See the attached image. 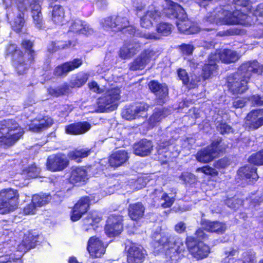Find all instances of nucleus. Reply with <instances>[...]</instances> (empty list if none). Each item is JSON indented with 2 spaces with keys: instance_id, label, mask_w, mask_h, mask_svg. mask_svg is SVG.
Returning <instances> with one entry per match:
<instances>
[{
  "instance_id": "16",
  "label": "nucleus",
  "mask_w": 263,
  "mask_h": 263,
  "mask_svg": "<svg viewBox=\"0 0 263 263\" xmlns=\"http://www.w3.org/2000/svg\"><path fill=\"white\" fill-rule=\"evenodd\" d=\"M68 24V31L75 34L88 35L94 32L93 29L87 23L78 18L71 19Z\"/></svg>"
},
{
  "instance_id": "41",
  "label": "nucleus",
  "mask_w": 263,
  "mask_h": 263,
  "mask_svg": "<svg viewBox=\"0 0 263 263\" xmlns=\"http://www.w3.org/2000/svg\"><path fill=\"white\" fill-rule=\"evenodd\" d=\"M135 112H136V117H144L146 116V111L148 110L149 105L144 102H140L139 103L134 105Z\"/></svg>"
},
{
  "instance_id": "50",
  "label": "nucleus",
  "mask_w": 263,
  "mask_h": 263,
  "mask_svg": "<svg viewBox=\"0 0 263 263\" xmlns=\"http://www.w3.org/2000/svg\"><path fill=\"white\" fill-rule=\"evenodd\" d=\"M197 172H201L206 175H216L217 174V171L214 169L209 166H205L202 167H199L196 170Z\"/></svg>"
},
{
  "instance_id": "26",
  "label": "nucleus",
  "mask_w": 263,
  "mask_h": 263,
  "mask_svg": "<svg viewBox=\"0 0 263 263\" xmlns=\"http://www.w3.org/2000/svg\"><path fill=\"white\" fill-rule=\"evenodd\" d=\"M141 47V44L136 42L126 44L121 49L120 56L123 59H130L140 50Z\"/></svg>"
},
{
  "instance_id": "39",
  "label": "nucleus",
  "mask_w": 263,
  "mask_h": 263,
  "mask_svg": "<svg viewBox=\"0 0 263 263\" xmlns=\"http://www.w3.org/2000/svg\"><path fill=\"white\" fill-rule=\"evenodd\" d=\"M164 117L163 110H155L148 119L150 127L152 128L156 126Z\"/></svg>"
},
{
  "instance_id": "10",
  "label": "nucleus",
  "mask_w": 263,
  "mask_h": 263,
  "mask_svg": "<svg viewBox=\"0 0 263 263\" xmlns=\"http://www.w3.org/2000/svg\"><path fill=\"white\" fill-rule=\"evenodd\" d=\"M186 246L189 252L197 259H201L206 257L210 253L209 247L203 242L197 241L191 237L186 239Z\"/></svg>"
},
{
  "instance_id": "32",
  "label": "nucleus",
  "mask_w": 263,
  "mask_h": 263,
  "mask_svg": "<svg viewBox=\"0 0 263 263\" xmlns=\"http://www.w3.org/2000/svg\"><path fill=\"white\" fill-rule=\"evenodd\" d=\"M87 179V172L83 167H76L72 170L70 177L72 183L85 182Z\"/></svg>"
},
{
  "instance_id": "20",
  "label": "nucleus",
  "mask_w": 263,
  "mask_h": 263,
  "mask_svg": "<svg viewBox=\"0 0 263 263\" xmlns=\"http://www.w3.org/2000/svg\"><path fill=\"white\" fill-rule=\"evenodd\" d=\"M172 240L170 245V249L167 254L170 255L172 262L175 263L180 258L179 254L185 250V246L182 240L178 237H173Z\"/></svg>"
},
{
  "instance_id": "64",
  "label": "nucleus",
  "mask_w": 263,
  "mask_h": 263,
  "mask_svg": "<svg viewBox=\"0 0 263 263\" xmlns=\"http://www.w3.org/2000/svg\"><path fill=\"white\" fill-rule=\"evenodd\" d=\"M89 88L92 90L93 91L99 93L100 88L98 85V84L96 82H91V83L88 84Z\"/></svg>"
},
{
  "instance_id": "11",
  "label": "nucleus",
  "mask_w": 263,
  "mask_h": 263,
  "mask_svg": "<svg viewBox=\"0 0 263 263\" xmlns=\"http://www.w3.org/2000/svg\"><path fill=\"white\" fill-rule=\"evenodd\" d=\"M102 28L106 31L116 32L124 28L129 27V22L125 17H107L100 21Z\"/></svg>"
},
{
  "instance_id": "49",
  "label": "nucleus",
  "mask_w": 263,
  "mask_h": 263,
  "mask_svg": "<svg viewBox=\"0 0 263 263\" xmlns=\"http://www.w3.org/2000/svg\"><path fill=\"white\" fill-rule=\"evenodd\" d=\"M67 86H64L58 88L48 89L49 93L53 96L58 97L65 94L67 92Z\"/></svg>"
},
{
  "instance_id": "55",
  "label": "nucleus",
  "mask_w": 263,
  "mask_h": 263,
  "mask_svg": "<svg viewBox=\"0 0 263 263\" xmlns=\"http://www.w3.org/2000/svg\"><path fill=\"white\" fill-rule=\"evenodd\" d=\"M61 48H65V46L62 45V43L60 42L58 43L51 42L48 47V50L50 52L56 51L58 49Z\"/></svg>"
},
{
  "instance_id": "22",
  "label": "nucleus",
  "mask_w": 263,
  "mask_h": 263,
  "mask_svg": "<svg viewBox=\"0 0 263 263\" xmlns=\"http://www.w3.org/2000/svg\"><path fill=\"white\" fill-rule=\"evenodd\" d=\"M89 206V199L88 197H85L81 198L73 208L71 216L72 221H76L80 219L82 216L87 211Z\"/></svg>"
},
{
  "instance_id": "8",
  "label": "nucleus",
  "mask_w": 263,
  "mask_h": 263,
  "mask_svg": "<svg viewBox=\"0 0 263 263\" xmlns=\"http://www.w3.org/2000/svg\"><path fill=\"white\" fill-rule=\"evenodd\" d=\"M17 7H14L11 11V17L8 18H12L11 25L13 30L20 32L24 26L25 21L24 18V11H26L28 7V0H16Z\"/></svg>"
},
{
  "instance_id": "23",
  "label": "nucleus",
  "mask_w": 263,
  "mask_h": 263,
  "mask_svg": "<svg viewBox=\"0 0 263 263\" xmlns=\"http://www.w3.org/2000/svg\"><path fill=\"white\" fill-rule=\"evenodd\" d=\"M82 64V61L80 59H76L73 61L66 62L58 66L54 70V74L57 76H65L74 69L78 68Z\"/></svg>"
},
{
  "instance_id": "21",
  "label": "nucleus",
  "mask_w": 263,
  "mask_h": 263,
  "mask_svg": "<svg viewBox=\"0 0 263 263\" xmlns=\"http://www.w3.org/2000/svg\"><path fill=\"white\" fill-rule=\"evenodd\" d=\"M128 263H142L145 258V251L141 246L133 244L128 249Z\"/></svg>"
},
{
  "instance_id": "12",
  "label": "nucleus",
  "mask_w": 263,
  "mask_h": 263,
  "mask_svg": "<svg viewBox=\"0 0 263 263\" xmlns=\"http://www.w3.org/2000/svg\"><path fill=\"white\" fill-rule=\"evenodd\" d=\"M156 52L153 49H147L142 51L140 54L131 63L130 69L132 70L143 69L151 60L157 57Z\"/></svg>"
},
{
  "instance_id": "36",
  "label": "nucleus",
  "mask_w": 263,
  "mask_h": 263,
  "mask_svg": "<svg viewBox=\"0 0 263 263\" xmlns=\"http://www.w3.org/2000/svg\"><path fill=\"white\" fill-rule=\"evenodd\" d=\"M182 23L178 24V29L180 32L187 34H194L200 31V27L196 24H193L190 21H187L184 23L185 27H182Z\"/></svg>"
},
{
  "instance_id": "2",
  "label": "nucleus",
  "mask_w": 263,
  "mask_h": 263,
  "mask_svg": "<svg viewBox=\"0 0 263 263\" xmlns=\"http://www.w3.org/2000/svg\"><path fill=\"white\" fill-rule=\"evenodd\" d=\"M207 24L214 25H251L252 22L249 16L239 10L233 11L220 9L207 16L205 19Z\"/></svg>"
},
{
  "instance_id": "43",
  "label": "nucleus",
  "mask_w": 263,
  "mask_h": 263,
  "mask_svg": "<svg viewBox=\"0 0 263 263\" xmlns=\"http://www.w3.org/2000/svg\"><path fill=\"white\" fill-rule=\"evenodd\" d=\"M135 111L134 105H130L123 110L122 116L123 118L128 120L136 119L137 117Z\"/></svg>"
},
{
  "instance_id": "28",
  "label": "nucleus",
  "mask_w": 263,
  "mask_h": 263,
  "mask_svg": "<svg viewBox=\"0 0 263 263\" xmlns=\"http://www.w3.org/2000/svg\"><path fill=\"white\" fill-rule=\"evenodd\" d=\"M152 142L146 139H143L134 144V153L138 156H146L149 155L153 149Z\"/></svg>"
},
{
  "instance_id": "24",
  "label": "nucleus",
  "mask_w": 263,
  "mask_h": 263,
  "mask_svg": "<svg viewBox=\"0 0 263 263\" xmlns=\"http://www.w3.org/2000/svg\"><path fill=\"white\" fill-rule=\"evenodd\" d=\"M29 6L31 9L33 23L35 27L41 29L43 26V17L41 13V8L37 0H28Z\"/></svg>"
},
{
  "instance_id": "51",
  "label": "nucleus",
  "mask_w": 263,
  "mask_h": 263,
  "mask_svg": "<svg viewBox=\"0 0 263 263\" xmlns=\"http://www.w3.org/2000/svg\"><path fill=\"white\" fill-rule=\"evenodd\" d=\"M248 100L250 101L254 105L258 106L263 105V96L255 95L251 96Z\"/></svg>"
},
{
  "instance_id": "42",
  "label": "nucleus",
  "mask_w": 263,
  "mask_h": 263,
  "mask_svg": "<svg viewBox=\"0 0 263 263\" xmlns=\"http://www.w3.org/2000/svg\"><path fill=\"white\" fill-rule=\"evenodd\" d=\"M175 201V198L172 196H169L166 193H162L159 199V204L164 208L171 207Z\"/></svg>"
},
{
  "instance_id": "14",
  "label": "nucleus",
  "mask_w": 263,
  "mask_h": 263,
  "mask_svg": "<svg viewBox=\"0 0 263 263\" xmlns=\"http://www.w3.org/2000/svg\"><path fill=\"white\" fill-rule=\"evenodd\" d=\"M68 159L65 155L59 154L48 157L46 166L48 170L52 172L61 171L68 166Z\"/></svg>"
},
{
  "instance_id": "33",
  "label": "nucleus",
  "mask_w": 263,
  "mask_h": 263,
  "mask_svg": "<svg viewBox=\"0 0 263 263\" xmlns=\"http://www.w3.org/2000/svg\"><path fill=\"white\" fill-rule=\"evenodd\" d=\"M145 208L141 203L130 204L128 207V215L134 220H138L144 215Z\"/></svg>"
},
{
  "instance_id": "57",
  "label": "nucleus",
  "mask_w": 263,
  "mask_h": 263,
  "mask_svg": "<svg viewBox=\"0 0 263 263\" xmlns=\"http://www.w3.org/2000/svg\"><path fill=\"white\" fill-rule=\"evenodd\" d=\"M182 52L186 55L191 54L194 50V47L191 45L183 44L180 46Z\"/></svg>"
},
{
  "instance_id": "4",
  "label": "nucleus",
  "mask_w": 263,
  "mask_h": 263,
  "mask_svg": "<svg viewBox=\"0 0 263 263\" xmlns=\"http://www.w3.org/2000/svg\"><path fill=\"white\" fill-rule=\"evenodd\" d=\"M239 58V55L236 51L230 49H224L212 52L209 57L208 63L205 64L202 69L203 80L209 78L216 70V63L219 60L225 63H230L236 62Z\"/></svg>"
},
{
  "instance_id": "35",
  "label": "nucleus",
  "mask_w": 263,
  "mask_h": 263,
  "mask_svg": "<svg viewBox=\"0 0 263 263\" xmlns=\"http://www.w3.org/2000/svg\"><path fill=\"white\" fill-rule=\"evenodd\" d=\"M65 12L64 8L60 5L53 7L52 11V21L57 25H62L65 21Z\"/></svg>"
},
{
  "instance_id": "53",
  "label": "nucleus",
  "mask_w": 263,
  "mask_h": 263,
  "mask_svg": "<svg viewBox=\"0 0 263 263\" xmlns=\"http://www.w3.org/2000/svg\"><path fill=\"white\" fill-rule=\"evenodd\" d=\"M178 76L184 84H187L189 82V78L187 72L184 69H179L178 70Z\"/></svg>"
},
{
  "instance_id": "47",
  "label": "nucleus",
  "mask_w": 263,
  "mask_h": 263,
  "mask_svg": "<svg viewBox=\"0 0 263 263\" xmlns=\"http://www.w3.org/2000/svg\"><path fill=\"white\" fill-rule=\"evenodd\" d=\"M249 161L256 165H263V149L252 155L249 158Z\"/></svg>"
},
{
  "instance_id": "48",
  "label": "nucleus",
  "mask_w": 263,
  "mask_h": 263,
  "mask_svg": "<svg viewBox=\"0 0 263 263\" xmlns=\"http://www.w3.org/2000/svg\"><path fill=\"white\" fill-rule=\"evenodd\" d=\"M180 178L184 181L185 183L192 184L196 181V178L193 174L184 172L180 176Z\"/></svg>"
},
{
  "instance_id": "30",
  "label": "nucleus",
  "mask_w": 263,
  "mask_h": 263,
  "mask_svg": "<svg viewBox=\"0 0 263 263\" xmlns=\"http://www.w3.org/2000/svg\"><path fill=\"white\" fill-rule=\"evenodd\" d=\"M128 154L125 151H119L114 153L109 157V165L113 167H118L124 164L128 159Z\"/></svg>"
},
{
  "instance_id": "1",
  "label": "nucleus",
  "mask_w": 263,
  "mask_h": 263,
  "mask_svg": "<svg viewBox=\"0 0 263 263\" xmlns=\"http://www.w3.org/2000/svg\"><path fill=\"white\" fill-rule=\"evenodd\" d=\"M263 72V66L257 61L243 63L235 73L228 78V86L233 95L241 94L248 89V83L252 73L261 74Z\"/></svg>"
},
{
  "instance_id": "59",
  "label": "nucleus",
  "mask_w": 263,
  "mask_h": 263,
  "mask_svg": "<svg viewBox=\"0 0 263 263\" xmlns=\"http://www.w3.org/2000/svg\"><path fill=\"white\" fill-rule=\"evenodd\" d=\"M248 99L245 98L237 99L233 102V105L236 108L242 107L245 105L247 101H248Z\"/></svg>"
},
{
  "instance_id": "46",
  "label": "nucleus",
  "mask_w": 263,
  "mask_h": 263,
  "mask_svg": "<svg viewBox=\"0 0 263 263\" xmlns=\"http://www.w3.org/2000/svg\"><path fill=\"white\" fill-rule=\"evenodd\" d=\"M36 240H26L18 245V249L22 252H26L27 250L35 247Z\"/></svg>"
},
{
  "instance_id": "5",
  "label": "nucleus",
  "mask_w": 263,
  "mask_h": 263,
  "mask_svg": "<svg viewBox=\"0 0 263 263\" xmlns=\"http://www.w3.org/2000/svg\"><path fill=\"white\" fill-rule=\"evenodd\" d=\"M24 131L14 120L0 121V143L7 146L14 144L23 135Z\"/></svg>"
},
{
  "instance_id": "40",
  "label": "nucleus",
  "mask_w": 263,
  "mask_h": 263,
  "mask_svg": "<svg viewBox=\"0 0 263 263\" xmlns=\"http://www.w3.org/2000/svg\"><path fill=\"white\" fill-rule=\"evenodd\" d=\"M50 199L51 197L49 195H35L32 197V202L36 207L42 206L47 203Z\"/></svg>"
},
{
  "instance_id": "38",
  "label": "nucleus",
  "mask_w": 263,
  "mask_h": 263,
  "mask_svg": "<svg viewBox=\"0 0 263 263\" xmlns=\"http://www.w3.org/2000/svg\"><path fill=\"white\" fill-rule=\"evenodd\" d=\"M238 252L236 249L229 248L224 252L225 257L222 263H235L238 257Z\"/></svg>"
},
{
  "instance_id": "56",
  "label": "nucleus",
  "mask_w": 263,
  "mask_h": 263,
  "mask_svg": "<svg viewBox=\"0 0 263 263\" xmlns=\"http://www.w3.org/2000/svg\"><path fill=\"white\" fill-rule=\"evenodd\" d=\"M173 237H171V236H168V234L164 235L162 236L161 239L159 240V243L164 246L168 245V246L170 247V243H172L173 240Z\"/></svg>"
},
{
  "instance_id": "6",
  "label": "nucleus",
  "mask_w": 263,
  "mask_h": 263,
  "mask_svg": "<svg viewBox=\"0 0 263 263\" xmlns=\"http://www.w3.org/2000/svg\"><path fill=\"white\" fill-rule=\"evenodd\" d=\"M19 194L12 188L0 191V214H5L15 210L18 203Z\"/></svg>"
},
{
  "instance_id": "54",
  "label": "nucleus",
  "mask_w": 263,
  "mask_h": 263,
  "mask_svg": "<svg viewBox=\"0 0 263 263\" xmlns=\"http://www.w3.org/2000/svg\"><path fill=\"white\" fill-rule=\"evenodd\" d=\"M40 172V169L35 165H32L28 168V176L31 178H34L38 176Z\"/></svg>"
},
{
  "instance_id": "37",
  "label": "nucleus",
  "mask_w": 263,
  "mask_h": 263,
  "mask_svg": "<svg viewBox=\"0 0 263 263\" xmlns=\"http://www.w3.org/2000/svg\"><path fill=\"white\" fill-rule=\"evenodd\" d=\"M91 153V149L87 148L76 149L70 152L68 154L69 157L72 159L79 162L80 158H83L88 156Z\"/></svg>"
},
{
  "instance_id": "9",
  "label": "nucleus",
  "mask_w": 263,
  "mask_h": 263,
  "mask_svg": "<svg viewBox=\"0 0 263 263\" xmlns=\"http://www.w3.org/2000/svg\"><path fill=\"white\" fill-rule=\"evenodd\" d=\"M120 91L118 88L108 90L103 96L99 99V107L109 111L114 110L117 108V102L120 99Z\"/></svg>"
},
{
  "instance_id": "31",
  "label": "nucleus",
  "mask_w": 263,
  "mask_h": 263,
  "mask_svg": "<svg viewBox=\"0 0 263 263\" xmlns=\"http://www.w3.org/2000/svg\"><path fill=\"white\" fill-rule=\"evenodd\" d=\"M201 224L205 230L211 232L222 233L226 229L224 224L218 221H211L202 219Z\"/></svg>"
},
{
  "instance_id": "60",
  "label": "nucleus",
  "mask_w": 263,
  "mask_h": 263,
  "mask_svg": "<svg viewBox=\"0 0 263 263\" xmlns=\"http://www.w3.org/2000/svg\"><path fill=\"white\" fill-rule=\"evenodd\" d=\"M36 206L32 202L24 208V212L25 214H33L35 213Z\"/></svg>"
},
{
  "instance_id": "18",
  "label": "nucleus",
  "mask_w": 263,
  "mask_h": 263,
  "mask_svg": "<svg viewBox=\"0 0 263 263\" xmlns=\"http://www.w3.org/2000/svg\"><path fill=\"white\" fill-rule=\"evenodd\" d=\"M87 249L90 255L93 258L101 257L105 252V247L102 242L98 238L95 237L89 238Z\"/></svg>"
},
{
  "instance_id": "29",
  "label": "nucleus",
  "mask_w": 263,
  "mask_h": 263,
  "mask_svg": "<svg viewBox=\"0 0 263 263\" xmlns=\"http://www.w3.org/2000/svg\"><path fill=\"white\" fill-rule=\"evenodd\" d=\"M53 123L52 119L48 117L42 119H35L29 125V129L33 132H38L50 127Z\"/></svg>"
},
{
  "instance_id": "45",
  "label": "nucleus",
  "mask_w": 263,
  "mask_h": 263,
  "mask_svg": "<svg viewBox=\"0 0 263 263\" xmlns=\"http://www.w3.org/2000/svg\"><path fill=\"white\" fill-rule=\"evenodd\" d=\"M172 25L166 23H161L157 27V31L163 35H167L172 31Z\"/></svg>"
},
{
  "instance_id": "34",
  "label": "nucleus",
  "mask_w": 263,
  "mask_h": 263,
  "mask_svg": "<svg viewBox=\"0 0 263 263\" xmlns=\"http://www.w3.org/2000/svg\"><path fill=\"white\" fill-rule=\"evenodd\" d=\"M238 174L242 179H250V181L256 180L258 177L256 173V168L251 165L241 167L238 171Z\"/></svg>"
},
{
  "instance_id": "44",
  "label": "nucleus",
  "mask_w": 263,
  "mask_h": 263,
  "mask_svg": "<svg viewBox=\"0 0 263 263\" xmlns=\"http://www.w3.org/2000/svg\"><path fill=\"white\" fill-rule=\"evenodd\" d=\"M101 217H99L96 212L92 213L91 216L88 217L84 220V226L86 227V230H88V228H87V226H93V224L99 223L101 221Z\"/></svg>"
},
{
  "instance_id": "7",
  "label": "nucleus",
  "mask_w": 263,
  "mask_h": 263,
  "mask_svg": "<svg viewBox=\"0 0 263 263\" xmlns=\"http://www.w3.org/2000/svg\"><path fill=\"white\" fill-rule=\"evenodd\" d=\"M221 143V139L218 138L210 146L198 152L196 154L197 160L203 163H208L212 161L220 152L226 149V145Z\"/></svg>"
},
{
  "instance_id": "3",
  "label": "nucleus",
  "mask_w": 263,
  "mask_h": 263,
  "mask_svg": "<svg viewBox=\"0 0 263 263\" xmlns=\"http://www.w3.org/2000/svg\"><path fill=\"white\" fill-rule=\"evenodd\" d=\"M22 45L27 51V55H25L14 44L10 45L7 48L8 53L12 55L13 65L20 75L26 73L34 58V51L31 49L32 43L28 40H24Z\"/></svg>"
},
{
  "instance_id": "13",
  "label": "nucleus",
  "mask_w": 263,
  "mask_h": 263,
  "mask_svg": "<svg viewBox=\"0 0 263 263\" xmlns=\"http://www.w3.org/2000/svg\"><path fill=\"white\" fill-rule=\"evenodd\" d=\"M122 217L120 215H110L105 226L106 234L109 237H114L120 234L123 230Z\"/></svg>"
},
{
  "instance_id": "19",
  "label": "nucleus",
  "mask_w": 263,
  "mask_h": 263,
  "mask_svg": "<svg viewBox=\"0 0 263 263\" xmlns=\"http://www.w3.org/2000/svg\"><path fill=\"white\" fill-rule=\"evenodd\" d=\"M160 16V13L156 7L150 6L143 15L140 17V25L143 28H149Z\"/></svg>"
},
{
  "instance_id": "17",
  "label": "nucleus",
  "mask_w": 263,
  "mask_h": 263,
  "mask_svg": "<svg viewBox=\"0 0 263 263\" xmlns=\"http://www.w3.org/2000/svg\"><path fill=\"white\" fill-rule=\"evenodd\" d=\"M163 13L171 18L179 17L182 15L184 17V10L180 5L171 0H164L162 2Z\"/></svg>"
},
{
  "instance_id": "15",
  "label": "nucleus",
  "mask_w": 263,
  "mask_h": 263,
  "mask_svg": "<svg viewBox=\"0 0 263 263\" xmlns=\"http://www.w3.org/2000/svg\"><path fill=\"white\" fill-rule=\"evenodd\" d=\"M245 127L248 130H255L263 125V108L250 112L245 119Z\"/></svg>"
},
{
  "instance_id": "52",
  "label": "nucleus",
  "mask_w": 263,
  "mask_h": 263,
  "mask_svg": "<svg viewBox=\"0 0 263 263\" xmlns=\"http://www.w3.org/2000/svg\"><path fill=\"white\" fill-rule=\"evenodd\" d=\"M217 129L221 134L232 132V127L226 123H220L217 126Z\"/></svg>"
},
{
  "instance_id": "61",
  "label": "nucleus",
  "mask_w": 263,
  "mask_h": 263,
  "mask_svg": "<svg viewBox=\"0 0 263 263\" xmlns=\"http://www.w3.org/2000/svg\"><path fill=\"white\" fill-rule=\"evenodd\" d=\"M186 224L183 222H179L175 227V230L178 233L184 232L186 229Z\"/></svg>"
},
{
  "instance_id": "27",
  "label": "nucleus",
  "mask_w": 263,
  "mask_h": 263,
  "mask_svg": "<svg viewBox=\"0 0 263 263\" xmlns=\"http://www.w3.org/2000/svg\"><path fill=\"white\" fill-rule=\"evenodd\" d=\"M91 125L87 122H80L71 124L65 127L66 133L70 135L83 134L88 131Z\"/></svg>"
},
{
  "instance_id": "63",
  "label": "nucleus",
  "mask_w": 263,
  "mask_h": 263,
  "mask_svg": "<svg viewBox=\"0 0 263 263\" xmlns=\"http://www.w3.org/2000/svg\"><path fill=\"white\" fill-rule=\"evenodd\" d=\"M87 78L86 76H84L82 78L78 79L76 82V84L74 85V86L79 87L83 85L87 81Z\"/></svg>"
},
{
  "instance_id": "25",
  "label": "nucleus",
  "mask_w": 263,
  "mask_h": 263,
  "mask_svg": "<svg viewBox=\"0 0 263 263\" xmlns=\"http://www.w3.org/2000/svg\"><path fill=\"white\" fill-rule=\"evenodd\" d=\"M148 86L152 92L155 94L159 100V103H163L162 100L168 94V88L165 84H161L155 81H152L148 84Z\"/></svg>"
},
{
  "instance_id": "58",
  "label": "nucleus",
  "mask_w": 263,
  "mask_h": 263,
  "mask_svg": "<svg viewBox=\"0 0 263 263\" xmlns=\"http://www.w3.org/2000/svg\"><path fill=\"white\" fill-rule=\"evenodd\" d=\"M3 4L4 5V7L6 9H7V16L8 17H11V11L13 10V8L12 9H10V7L12 5V1L13 0H2Z\"/></svg>"
},
{
  "instance_id": "62",
  "label": "nucleus",
  "mask_w": 263,
  "mask_h": 263,
  "mask_svg": "<svg viewBox=\"0 0 263 263\" xmlns=\"http://www.w3.org/2000/svg\"><path fill=\"white\" fill-rule=\"evenodd\" d=\"M140 36L142 37L149 40H157L159 39V37L154 33H141Z\"/></svg>"
}]
</instances>
